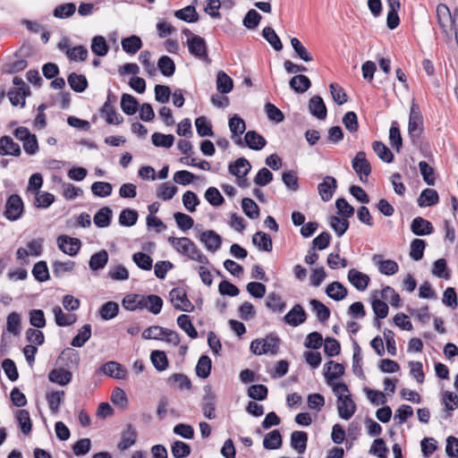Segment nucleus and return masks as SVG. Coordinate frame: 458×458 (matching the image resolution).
Instances as JSON below:
<instances>
[{
  "label": "nucleus",
  "mask_w": 458,
  "mask_h": 458,
  "mask_svg": "<svg viewBox=\"0 0 458 458\" xmlns=\"http://www.w3.org/2000/svg\"><path fill=\"white\" fill-rule=\"evenodd\" d=\"M168 242L182 255L189 259L198 261L201 264H208V259L202 253L198 246L188 237L176 238L170 236Z\"/></svg>",
  "instance_id": "f257e3e1"
},
{
  "label": "nucleus",
  "mask_w": 458,
  "mask_h": 458,
  "mask_svg": "<svg viewBox=\"0 0 458 458\" xmlns=\"http://www.w3.org/2000/svg\"><path fill=\"white\" fill-rule=\"evenodd\" d=\"M24 211L22 199L18 194H12L5 202L4 217L9 221H16L21 217Z\"/></svg>",
  "instance_id": "f03ea898"
},
{
  "label": "nucleus",
  "mask_w": 458,
  "mask_h": 458,
  "mask_svg": "<svg viewBox=\"0 0 458 458\" xmlns=\"http://www.w3.org/2000/svg\"><path fill=\"white\" fill-rule=\"evenodd\" d=\"M352 166L362 182L368 181V177L371 174V165L366 158L364 151H359L352 160Z\"/></svg>",
  "instance_id": "7ed1b4c3"
},
{
  "label": "nucleus",
  "mask_w": 458,
  "mask_h": 458,
  "mask_svg": "<svg viewBox=\"0 0 458 458\" xmlns=\"http://www.w3.org/2000/svg\"><path fill=\"white\" fill-rule=\"evenodd\" d=\"M169 294L175 310L184 312H192L194 310V305L189 301L186 292L182 288H174Z\"/></svg>",
  "instance_id": "20e7f679"
},
{
  "label": "nucleus",
  "mask_w": 458,
  "mask_h": 458,
  "mask_svg": "<svg viewBox=\"0 0 458 458\" xmlns=\"http://www.w3.org/2000/svg\"><path fill=\"white\" fill-rule=\"evenodd\" d=\"M422 123V116L420 108L418 105L412 104L408 123V131L412 141L420 137L423 130Z\"/></svg>",
  "instance_id": "39448f33"
},
{
  "label": "nucleus",
  "mask_w": 458,
  "mask_h": 458,
  "mask_svg": "<svg viewBox=\"0 0 458 458\" xmlns=\"http://www.w3.org/2000/svg\"><path fill=\"white\" fill-rule=\"evenodd\" d=\"M188 50L191 55L203 61H209L206 40L198 35H192L187 40Z\"/></svg>",
  "instance_id": "423d86ee"
},
{
  "label": "nucleus",
  "mask_w": 458,
  "mask_h": 458,
  "mask_svg": "<svg viewBox=\"0 0 458 458\" xmlns=\"http://www.w3.org/2000/svg\"><path fill=\"white\" fill-rule=\"evenodd\" d=\"M228 126L230 131L232 133L231 139L239 147H243V141L241 138V135L246 130V124L244 120L237 114H233V117L229 119Z\"/></svg>",
  "instance_id": "0eeeda50"
},
{
  "label": "nucleus",
  "mask_w": 458,
  "mask_h": 458,
  "mask_svg": "<svg viewBox=\"0 0 458 458\" xmlns=\"http://www.w3.org/2000/svg\"><path fill=\"white\" fill-rule=\"evenodd\" d=\"M56 242L58 248L71 257L76 256L81 247V242L78 238L68 235L58 236Z\"/></svg>",
  "instance_id": "6e6552de"
},
{
  "label": "nucleus",
  "mask_w": 458,
  "mask_h": 458,
  "mask_svg": "<svg viewBox=\"0 0 458 458\" xmlns=\"http://www.w3.org/2000/svg\"><path fill=\"white\" fill-rule=\"evenodd\" d=\"M284 322L296 327L307 319V314L301 304H295L284 317Z\"/></svg>",
  "instance_id": "1a4fd4ad"
},
{
  "label": "nucleus",
  "mask_w": 458,
  "mask_h": 458,
  "mask_svg": "<svg viewBox=\"0 0 458 458\" xmlns=\"http://www.w3.org/2000/svg\"><path fill=\"white\" fill-rule=\"evenodd\" d=\"M100 115L105 118L108 124H121L123 122V117L118 114L114 106L110 104V96H107L106 101L104 103L99 110Z\"/></svg>",
  "instance_id": "9d476101"
},
{
  "label": "nucleus",
  "mask_w": 458,
  "mask_h": 458,
  "mask_svg": "<svg viewBox=\"0 0 458 458\" xmlns=\"http://www.w3.org/2000/svg\"><path fill=\"white\" fill-rule=\"evenodd\" d=\"M337 188V182L335 177L327 175L323 182L318 183V194L323 201H329Z\"/></svg>",
  "instance_id": "9b49d317"
},
{
  "label": "nucleus",
  "mask_w": 458,
  "mask_h": 458,
  "mask_svg": "<svg viewBox=\"0 0 458 458\" xmlns=\"http://www.w3.org/2000/svg\"><path fill=\"white\" fill-rule=\"evenodd\" d=\"M338 415L343 420L351 419L356 411V404L351 398L350 394L344 397L339 396L337 403Z\"/></svg>",
  "instance_id": "f8f14e48"
},
{
  "label": "nucleus",
  "mask_w": 458,
  "mask_h": 458,
  "mask_svg": "<svg viewBox=\"0 0 458 458\" xmlns=\"http://www.w3.org/2000/svg\"><path fill=\"white\" fill-rule=\"evenodd\" d=\"M199 241L205 245L208 251L216 252L220 249L222 238L215 231L208 230L203 232L199 236Z\"/></svg>",
  "instance_id": "ddd939ff"
},
{
  "label": "nucleus",
  "mask_w": 458,
  "mask_h": 458,
  "mask_svg": "<svg viewBox=\"0 0 458 458\" xmlns=\"http://www.w3.org/2000/svg\"><path fill=\"white\" fill-rule=\"evenodd\" d=\"M344 374L343 364L329 360L324 365V375L328 385H333V380L341 377Z\"/></svg>",
  "instance_id": "4468645a"
},
{
  "label": "nucleus",
  "mask_w": 458,
  "mask_h": 458,
  "mask_svg": "<svg viewBox=\"0 0 458 458\" xmlns=\"http://www.w3.org/2000/svg\"><path fill=\"white\" fill-rule=\"evenodd\" d=\"M348 281L360 292L367 289L370 281L369 276L362 272L352 268L348 272Z\"/></svg>",
  "instance_id": "2eb2a0df"
},
{
  "label": "nucleus",
  "mask_w": 458,
  "mask_h": 458,
  "mask_svg": "<svg viewBox=\"0 0 458 458\" xmlns=\"http://www.w3.org/2000/svg\"><path fill=\"white\" fill-rule=\"evenodd\" d=\"M411 231L417 236H424L432 233L434 227L429 221L421 216H417L411 224Z\"/></svg>",
  "instance_id": "dca6fc26"
},
{
  "label": "nucleus",
  "mask_w": 458,
  "mask_h": 458,
  "mask_svg": "<svg viewBox=\"0 0 458 458\" xmlns=\"http://www.w3.org/2000/svg\"><path fill=\"white\" fill-rule=\"evenodd\" d=\"M72 379V373L64 368L54 369L48 373V380L62 386L70 384Z\"/></svg>",
  "instance_id": "f3484780"
},
{
  "label": "nucleus",
  "mask_w": 458,
  "mask_h": 458,
  "mask_svg": "<svg viewBox=\"0 0 458 458\" xmlns=\"http://www.w3.org/2000/svg\"><path fill=\"white\" fill-rule=\"evenodd\" d=\"M21 153L18 143L14 142L10 136L0 138V155L19 157Z\"/></svg>",
  "instance_id": "a211bd4d"
},
{
  "label": "nucleus",
  "mask_w": 458,
  "mask_h": 458,
  "mask_svg": "<svg viewBox=\"0 0 458 458\" xmlns=\"http://www.w3.org/2000/svg\"><path fill=\"white\" fill-rule=\"evenodd\" d=\"M309 111L313 116L319 120H324L327 117V106L320 96H314L310 99Z\"/></svg>",
  "instance_id": "6ab92c4d"
},
{
  "label": "nucleus",
  "mask_w": 458,
  "mask_h": 458,
  "mask_svg": "<svg viewBox=\"0 0 458 458\" xmlns=\"http://www.w3.org/2000/svg\"><path fill=\"white\" fill-rule=\"evenodd\" d=\"M101 371L115 379H123L126 377V369L116 361H107L101 367Z\"/></svg>",
  "instance_id": "aec40b11"
},
{
  "label": "nucleus",
  "mask_w": 458,
  "mask_h": 458,
  "mask_svg": "<svg viewBox=\"0 0 458 458\" xmlns=\"http://www.w3.org/2000/svg\"><path fill=\"white\" fill-rule=\"evenodd\" d=\"M438 201L439 196L437 191L430 188L423 190L417 199L420 208L432 207L437 205Z\"/></svg>",
  "instance_id": "412c9836"
},
{
  "label": "nucleus",
  "mask_w": 458,
  "mask_h": 458,
  "mask_svg": "<svg viewBox=\"0 0 458 458\" xmlns=\"http://www.w3.org/2000/svg\"><path fill=\"white\" fill-rule=\"evenodd\" d=\"M137 440V432L131 424H128L126 428L123 430L121 440L118 444V448L121 451H125L132 446Z\"/></svg>",
  "instance_id": "4be33fe9"
},
{
  "label": "nucleus",
  "mask_w": 458,
  "mask_h": 458,
  "mask_svg": "<svg viewBox=\"0 0 458 458\" xmlns=\"http://www.w3.org/2000/svg\"><path fill=\"white\" fill-rule=\"evenodd\" d=\"M245 145L253 150H260L267 145L266 139L256 131H249L244 136Z\"/></svg>",
  "instance_id": "5701e85b"
},
{
  "label": "nucleus",
  "mask_w": 458,
  "mask_h": 458,
  "mask_svg": "<svg viewBox=\"0 0 458 458\" xmlns=\"http://www.w3.org/2000/svg\"><path fill=\"white\" fill-rule=\"evenodd\" d=\"M326 293L329 298L339 301L347 296L348 291L343 284L335 281L327 286Z\"/></svg>",
  "instance_id": "b1692460"
},
{
  "label": "nucleus",
  "mask_w": 458,
  "mask_h": 458,
  "mask_svg": "<svg viewBox=\"0 0 458 458\" xmlns=\"http://www.w3.org/2000/svg\"><path fill=\"white\" fill-rule=\"evenodd\" d=\"M266 307L272 312L282 313L286 308V302L283 301L282 297L276 293H270L266 298Z\"/></svg>",
  "instance_id": "393cba45"
},
{
  "label": "nucleus",
  "mask_w": 458,
  "mask_h": 458,
  "mask_svg": "<svg viewBox=\"0 0 458 458\" xmlns=\"http://www.w3.org/2000/svg\"><path fill=\"white\" fill-rule=\"evenodd\" d=\"M262 346V352L265 354L275 355L278 352L280 339L275 335H267L265 338H259Z\"/></svg>",
  "instance_id": "a878e982"
},
{
  "label": "nucleus",
  "mask_w": 458,
  "mask_h": 458,
  "mask_svg": "<svg viewBox=\"0 0 458 458\" xmlns=\"http://www.w3.org/2000/svg\"><path fill=\"white\" fill-rule=\"evenodd\" d=\"M289 86L296 93H304L311 87V81L306 75L298 74L290 80Z\"/></svg>",
  "instance_id": "bb28decb"
},
{
  "label": "nucleus",
  "mask_w": 458,
  "mask_h": 458,
  "mask_svg": "<svg viewBox=\"0 0 458 458\" xmlns=\"http://www.w3.org/2000/svg\"><path fill=\"white\" fill-rule=\"evenodd\" d=\"M121 45L124 52L134 55L142 47V41L140 37L132 35L123 38Z\"/></svg>",
  "instance_id": "cd10ccee"
},
{
  "label": "nucleus",
  "mask_w": 458,
  "mask_h": 458,
  "mask_svg": "<svg viewBox=\"0 0 458 458\" xmlns=\"http://www.w3.org/2000/svg\"><path fill=\"white\" fill-rule=\"evenodd\" d=\"M308 434L304 431H293L291 434V445L299 454L305 452L307 448Z\"/></svg>",
  "instance_id": "c85d7f7f"
},
{
  "label": "nucleus",
  "mask_w": 458,
  "mask_h": 458,
  "mask_svg": "<svg viewBox=\"0 0 458 458\" xmlns=\"http://www.w3.org/2000/svg\"><path fill=\"white\" fill-rule=\"evenodd\" d=\"M64 391H50L46 394V400L52 413L59 411L60 405L64 400Z\"/></svg>",
  "instance_id": "c756f323"
},
{
  "label": "nucleus",
  "mask_w": 458,
  "mask_h": 458,
  "mask_svg": "<svg viewBox=\"0 0 458 458\" xmlns=\"http://www.w3.org/2000/svg\"><path fill=\"white\" fill-rule=\"evenodd\" d=\"M113 212L109 207L101 208L94 216V224L99 228L109 226L112 220Z\"/></svg>",
  "instance_id": "7c9ffc66"
},
{
  "label": "nucleus",
  "mask_w": 458,
  "mask_h": 458,
  "mask_svg": "<svg viewBox=\"0 0 458 458\" xmlns=\"http://www.w3.org/2000/svg\"><path fill=\"white\" fill-rule=\"evenodd\" d=\"M283 443L282 436L277 429H274L265 435L263 445L266 449L276 450L281 447Z\"/></svg>",
  "instance_id": "2f4dec72"
},
{
  "label": "nucleus",
  "mask_w": 458,
  "mask_h": 458,
  "mask_svg": "<svg viewBox=\"0 0 458 458\" xmlns=\"http://www.w3.org/2000/svg\"><path fill=\"white\" fill-rule=\"evenodd\" d=\"M68 83L72 90L81 93L88 88V81L82 74L72 72L67 78Z\"/></svg>",
  "instance_id": "473e14b6"
},
{
  "label": "nucleus",
  "mask_w": 458,
  "mask_h": 458,
  "mask_svg": "<svg viewBox=\"0 0 458 458\" xmlns=\"http://www.w3.org/2000/svg\"><path fill=\"white\" fill-rule=\"evenodd\" d=\"M233 88V80L224 72L219 71L216 75V89L221 94H227Z\"/></svg>",
  "instance_id": "72a5a7b5"
},
{
  "label": "nucleus",
  "mask_w": 458,
  "mask_h": 458,
  "mask_svg": "<svg viewBox=\"0 0 458 458\" xmlns=\"http://www.w3.org/2000/svg\"><path fill=\"white\" fill-rule=\"evenodd\" d=\"M251 169V165L250 162L244 157L237 158L234 163L230 164L228 166V170L230 174L233 175H238L243 174V175H247Z\"/></svg>",
  "instance_id": "f704fd0d"
},
{
  "label": "nucleus",
  "mask_w": 458,
  "mask_h": 458,
  "mask_svg": "<svg viewBox=\"0 0 458 458\" xmlns=\"http://www.w3.org/2000/svg\"><path fill=\"white\" fill-rule=\"evenodd\" d=\"M139 103L137 99L127 93H123L121 98V108L127 115H132L138 109Z\"/></svg>",
  "instance_id": "c9c22d12"
},
{
  "label": "nucleus",
  "mask_w": 458,
  "mask_h": 458,
  "mask_svg": "<svg viewBox=\"0 0 458 458\" xmlns=\"http://www.w3.org/2000/svg\"><path fill=\"white\" fill-rule=\"evenodd\" d=\"M91 51L98 56H105L109 51V46L103 36H95L91 40Z\"/></svg>",
  "instance_id": "e433bc0d"
},
{
  "label": "nucleus",
  "mask_w": 458,
  "mask_h": 458,
  "mask_svg": "<svg viewBox=\"0 0 458 458\" xmlns=\"http://www.w3.org/2000/svg\"><path fill=\"white\" fill-rule=\"evenodd\" d=\"M253 244L264 251H271L273 249L272 239L269 234L264 232H258L252 236Z\"/></svg>",
  "instance_id": "4c0bfd02"
},
{
  "label": "nucleus",
  "mask_w": 458,
  "mask_h": 458,
  "mask_svg": "<svg viewBox=\"0 0 458 458\" xmlns=\"http://www.w3.org/2000/svg\"><path fill=\"white\" fill-rule=\"evenodd\" d=\"M107 261L108 253L106 250H102L90 257L89 266L91 270L96 271L104 268Z\"/></svg>",
  "instance_id": "58836bf2"
},
{
  "label": "nucleus",
  "mask_w": 458,
  "mask_h": 458,
  "mask_svg": "<svg viewBox=\"0 0 458 458\" xmlns=\"http://www.w3.org/2000/svg\"><path fill=\"white\" fill-rule=\"evenodd\" d=\"M329 225L335 232V233L341 237L343 236L349 228L350 223L348 218H340L336 216H331L329 217Z\"/></svg>",
  "instance_id": "ea45409f"
},
{
  "label": "nucleus",
  "mask_w": 458,
  "mask_h": 458,
  "mask_svg": "<svg viewBox=\"0 0 458 458\" xmlns=\"http://www.w3.org/2000/svg\"><path fill=\"white\" fill-rule=\"evenodd\" d=\"M177 325L183 330L189 337L195 339L198 337V332L194 327L190 316L182 314L177 318Z\"/></svg>",
  "instance_id": "a19ab883"
},
{
  "label": "nucleus",
  "mask_w": 458,
  "mask_h": 458,
  "mask_svg": "<svg viewBox=\"0 0 458 458\" xmlns=\"http://www.w3.org/2000/svg\"><path fill=\"white\" fill-rule=\"evenodd\" d=\"M310 304L318 321L324 323L329 318L330 310L320 301L312 299L310 301Z\"/></svg>",
  "instance_id": "79ce46f5"
},
{
  "label": "nucleus",
  "mask_w": 458,
  "mask_h": 458,
  "mask_svg": "<svg viewBox=\"0 0 458 458\" xmlns=\"http://www.w3.org/2000/svg\"><path fill=\"white\" fill-rule=\"evenodd\" d=\"M174 16L186 22H195L199 20V14L193 5H188L182 9L175 11Z\"/></svg>",
  "instance_id": "37998d69"
},
{
  "label": "nucleus",
  "mask_w": 458,
  "mask_h": 458,
  "mask_svg": "<svg viewBox=\"0 0 458 458\" xmlns=\"http://www.w3.org/2000/svg\"><path fill=\"white\" fill-rule=\"evenodd\" d=\"M426 248V242L421 239H413L410 244V257L415 261H419L423 258Z\"/></svg>",
  "instance_id": "c03bdc74"
},
{
  "label": "nucleus",
  "mask_w": 458,
  "mask_h": 458,
  "mask_svg": "<svg viewBox=\"0 0 458 458\" xmlns=\"http://www.w3.org/2000/svg\"><path fill=\"white\" fill-rule=\"evenodd\" d=\"M160 72L165 77H171L175 72V64L168 55H162L157 62Z\"/></svg>",
  "instance_id": "a18cd8bd"
},
{
  "label": "nucleus",
  "mask_w": 458,
  "mask_h": 458,
  "mask_svg": "<svg viewBox=\"0 0 458 458\" xmlns=\"http://www.w3.org/2000/svg\"><path fill=\"white\" fill-rule=\"evenodd\" d=\"M372 148L377 156L386 163H391L394 159L392 151L382 142L374 141L372 143Z\"/></svg>",
  "instance_id": "49530a36"
},
{
  "label": "nucleus",
  "mask_w": 458,
  "mask_h": 458,
  "mask_svg": "<svg viewBox=\"0 0 458 458\" xmlns=\"http://www.w3.org/2000/svg\"><path fill=\"white\" fill-rule=\"evenodd\" d=\"M138 212L134 209L124 208L121 211L118 221L122 226L131 227L137 223Z\"/></svg>",
  "instance_id": "de8ad7c7"
},
{
  "label": "nucleus",
  "mask_w": 458,
  "mask_h": 458,
  "mask_svg": "<svg viewBox=\"0 0 458 458\" xmlns=\"http://www.w3.org/2000/svg\"><path fill=\"white\" fill-rule=\"evenodd\" d=\"M16 419L21 432L24 435L30 434L32 428V422L30 420V412L27 410H19L16 412Z\"/></svg>",
  "instance_id": "09e8293b"
},
{
  "label": "nucleus",
  "mask_w": 458,
  "mask_h": 458,
  "mask_svg": "<svg viewBox=\"0 0 458 458\" xmlns=\"http://www.w3.org/2000/svg\"><path fill=\"white\" fill-rule=\"evenodd\" d=\"M372 297L371 306L376 318L383 319L386 318L389 310L388 305L384 301L377 299V293H374Z\"/></svg>",
  "instance_id": "8fccbe9b"
},
{
  "label": "nucleus",
  "mask_w": 458,
  "mask_h": 458,
  "mask_svg": "<svg viewBox=\"0 0 458 458\" xmlns=\"http://www.w3.org/2000/svg\"><path fill=\"white\" fill-rule=\"evenodd\" d=\"M195 127L199 137H211L214 135L212 125L206 116L196 118Z\"/></svg>",
  "instance_id": "3c124183"
},
{
  "label": "nucleus",
  "mask_w": 458,
  "mask_h": 458,
  "mask_svg": "<svg viewBox=\"0 0 458 458\" xmlns=\"http://www.w3.org/2000/svg\"><path fill=\"white\" fill-rule=\"evenodd\" d=\"M291 45L296 55L304 62H312L313 56L297 38H291Z\"/></svg>",
  "instance_id": "603ef678"
},
{
  "label": "nucleus",
  "mask_w": 458,
  "mask_h": 458,
  "mask_svg": "<svg viewBox=\"0 0 458 458\" xmlns=\"http://www.w3.org/2000/svg\"><path fill=\"white\" fill-rule=\"evenodd\" d=\"M433 276L438 278H444L448 280L451 277V271L448 269L446 260L445 259H439L433 263L432 267Z\"/></svg>",
  "instance_id": "864d4df0"
},
{
  "label": "nucleus",
  "mask_w": 458,
  "mask_h": 458,
  "mask_svg": "<svg viewBox=\"0 0 458 458\" xmlns=\"http://www.w3.org/2000/svg\"><path fill=\"white\" fill-rule=\"evenodd\" d=\"M243 213L250 219H257L259 216V208L256 202L250 198H243L242 200Z\"/></svg>",
  "instance_id": "5fc2aeb1"
},
{
  "label": "nucleus",
  "mask_w": 458,
  "mask_h": 458,
  "mask_svg": "<svg viewBox=\"0 0 458 458\" xmlns=\"http://www.w3.org/2000/svg\"><path fill=\"white\" fill-rule=\"evenodd\" d=\"M91 336V327L89 324L84 325L72 338L71 344L73 347H82Z\"/></svg>",
  "instance_id": "6e6d98bb"
},
{
  "label": "nucleus",
  "mask_w": 458,
  "mask_h": 458,
  "mask_svg": "<svg viewBox=\"0 0 458 458\" xmlns=\"http://www.w3.org/2000/svg\"><path fill=\"white\" fill-rule=\"evenodd\" d=\"M262 36L276 51L283 49V44L273 28L265 27L262 30Z\"/></svg>",
  "instance_id": "4d7b16f0"
},
{
  "label": "nucleus",
  "mask_w": 458,
  "mask_h": 458,
  "mask_svg": "<svg viewBox=\"0 0 458 458\" xmlns=\"http://www.w3.org/2000/svg\"><path fill=\"white\" fill-rule=\"evenodd\" d=\"M75 262L72 260L59 261L52 263V270L55 276H62L64 273L72 272L74 269Z\"/></svg>",
  "instance_id": "13d9d810"
},
{
  "label": "nucleus",
  "mask_w": 458,
  "mask_h": 458,
  "mask_svg": "<svg viewBox=\"0 0 458 458\" xmlns=\"http://www.w3.org/2000/svg\"><path fill=\"white\" fill-rule=\"evenodd\" d=\"M211 371V360L207 355H201L196 366V374L199 377L207 378Z\"/></svg>",
  "instance_id": "bf43d9fd"
},
{
  "label": "nucleus",
  "mask_w": 458,
  "mask_h": 458,
  "mask_svg": "<svg viewBox=\"0 0 458 458\" xmlns=\"http://www.w3.org/2000/svg\"><path fill=\"white\" fill-rule=\"evenodd\" d=\"M151 140L153 145L156 147H163L165 148H169L174 144V137L172 134L154 132L151 136Z\"/></svg>",
  "instance_id": "052dcab7"
},
{
  "label": "nucleus",
  "mask_w": 458,
  "mask_h": 458,
  "mask_svg": "<svg viewBox=\"0 0 458 458\" xmlns=\"http://www.w3.org/2000/svg\"><path fill=\"white\" fill-rule=\"evenodd\" d=\"M167 383L176 385V388L180 390H189L191 388V382L190 378L186 375L181 373H174L171 375L167 378Z\"/></svg>",
  "instance_id": "680f3d73"
},
{
  "label": "nucleus",
  "mask_w": 458,
  "mask_h": 458,
  "mask_svg": "<svg viewBox=\"0 0 458 458\" xmlns=\"http://www.w3.org/2000/svg\"><path fill=\"white\" fill-rule=\"evenodd\" d=\"M53 313L55 315V323L59 327H68L75 322V316L64 314L59 306H55L53 309Z\"/></svg>",
  "instance_id": "e2e57ef3"
},
{
  "label": "nucleus",
  "mask_w": 458,
  "mask_h": 458,
  "mask_svg": "<svg viewBox=\"0 0 458 458\" xmlns=\"http://www.w3.org/2000/svg\"><path fill=\"white\" fill-rule=\"evenodd\" d=\"M119 305L114 301H107L102 305L99 310L100 317L105 320H109L117 316Z\"/></svg>",
  "instance_id": "0e129e2a"
},
{
  "label": "nucleus",
  "mask_w": 458,
  "mask_h": 458,
  "mask_svg": "<svg viewBox=\"0 0 458 458\" xmlns=\"http://www.w3.org/2000/svg\"><path fill=\"white\" fill-rule=\"evenodd\" d=\"M177 187L170 182H163L157 191V196L163 200H169L174 198L177 192Z\"/></svg>",
  "instance_id": "69168bd1"
},
{
  "label": "nucleus",
  "mask_w": 458,
  "mask_h": 458,
  "mask_svg": "<svg viewBox=\"0 0 458 458\" xmlns=\"http://www.w3.org/2000/svg\"><path fill=\"white\" fill-rule=\"evenodd\" d=\"M153 366L158 371H163L168 367V360L165 352L163 351H153L150 355Z\"/></svg>",
  "instance_id": "338daca9"
},
{
  "label": "nucleus",
  "mask_w": 458,
  "mask_h": 458,
  "mask_svg": "<svg viewBox=\"0 0 458 458\" xmlns=\"http://www.w3.org/2000/svg\"><path fill=\"white\" fill-rule=\"evenodd\" d=\"M191 446L182 442V441H175L172 445L171 452L174 458H185L191 454Z\"/></svg>",
  "instance_id": "774afa93"
}]
</instances>
